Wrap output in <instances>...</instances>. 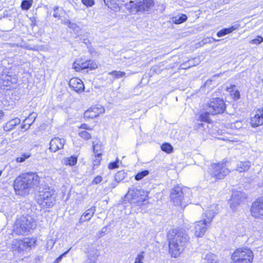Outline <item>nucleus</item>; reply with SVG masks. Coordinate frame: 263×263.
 <instances>
[{"instance_id":"f257e3e1","label":"nucleus","mask_w":263,"mask_h":263,"mask_svg":"<svg viewBox=\"0 0 263 263\" xmlns=\"http://www.w3.org/2000/svg\"><path fill=\"white\" fill-rule=\"evenodd\" d=\"M169 253L174 257L178 256L190 243V237L183 229H173L167 233Z\"/></svg>"},{"instance_id":"f03ea898","label":"nucleus","mask_w":263,"mask_h":263,"mask_svg":"<svg viewBox=\"0 0 263 263\" xmlns=\"http://www.w3.org/2000/svg\"><path fill=\"white\" fill-rule=\"evenodd\" d=\"M40 180V177L35 173H28L20 175L14 182L16 194L21 196L28 194L31 188L38 186Z\"/></svg>"},{"instance_id":"7ed1b4c3","label":"nucleus","mask_w":263,"mask_h":263,"mask_svg":"<svg viewBox=\"0 0 263 263\" xmlns=\"http://www.w3.org/2000/svg\"><path fill=\"white\" fill-rule=\"evenodd\" d=\"M126 198L133 206H141L145 204L147 199V194L142 189L130 188Z\"/></svg>"},{"instance_id":"20e7f679","label":"nucleus","mask_w":263,"mask_h":263,"mask_svg":"<svg viewBox=\"0 0 263 263\" xmlns=\"http://www.w3.org/2000/svg\"><path fill=\"white\" fill-rule=\"evenodd\" d=\"M34 222L30 216H22L17 219L13 227V231L18 235H24L35 227Z\"/></svg>"},{"instance_id":"39448f33","label":"nucleus","mask_w":263,"mask_h":263,"mask_svg":"<svg viewBox=\"0 0 263 263\" xmlns=\"http://www.w3.org/2000/svg\"><path fill=\"white\" fill-rule=\"evenodd\" d=\"M56 202L55 191L51 187H47L40 192L38 202L42 207L49 208L52 207Z\"/></svg>"},{"instance_id":"423d86ee","label":"nucleus","mask_w":263,"mask_h":263,"mask_svg":"<svg viewBox=\"0 0 263 263\" xmlns=\"http://www.w3.org/2000/svg\"><path fill=\"white\" fill-rule=\"evenodd\" d=\"M254 258L253 252L248 248H238L231 256V263H251Z\"/></svg>"},{"instance_id":"0eeeda50","label":"nucleus","mask_w":263,"mask_h":263,"mask_svg":"<svg viewBox=\"0 0 263 263\" xmlns=\"http://www.w3.org/2000/svg\"><path fill=\"white\" fill-rule=\"evenodd\" d=\"M204 106L212 115L223 113L226 109L225 103L220 98H212Z\"/></svg>"},{"instance_id":"6e6552de","label":"nucleus","mask_w":263,"mask_h":263,"mask_svg":"<svg viewBox=\"0 0 263 263\" xmlns=\"http://www.w3.org/2000/svg\"><path fill=\"white\" fill-rule=\"evenodd\" d=\"M209 170L212 177L215 179H222L230 172L229 170L223 163L212 164Z\"/></svg>"},{"instance_id":"1a4fd4ad","label":"nucleus","mask_w":263,"mask_h":263,"mask_svg":"<svg viewBox=\"0 0 263 263\" xmlns=\"http://www.w3.org/2000/svg\"><path fill=\"white\" fill-rule=\"evenodd\" d=\"M187 190L189 192L187 189H183L179 186H176L171 190L170 198L174 204L185 206L186 197L184 195Z\"/></svg>"},{"instance_id":"9d476101","label":"nucleus","mask_w":263,"mask_h":263,"mask_svg":"<svg viewBox=\"0 0 263 263\" xmlns=\"http://www.w3.org/2000/svg\"><path fill=\"white\" fill-rule=\"evenodd\" d=\"M129 6L135 9L137 12L143 13L149 11L154 6V0H136L135 2L130 1Z\"/></svg>"},{"instance_id":"9b49d317","label":"nucleus","mask_w":263,"mask_h":263,"mask_svg":"<svg viewBox=\"0 0 263 263\" xmlns=\"http://www.w3.org/2000/svg\"><path fill=\"white\" fill-rule=\"evenodd\" d=\"M104 108L101 105H97L90 107L84 114V118L86 119H93L104 112Z\"/></svg>"},{"instance_id":"f8f14e48","label":"nucleus","mask_w":263,"mask_h":263,"mask_svg":"<svg viewBox=\"0 0 263 263\" xmlns=\"http://www.w3.org/2000/svg\"><path fill=\"white\" fill-rule=\"evenodd\" d=\"M251 212L255 218L263 217V199H258L253 203Z\"/></svg>"},{"instance_id":"ddd939ff","label":"nucleus","mask_w":263,"mask_h":263,"mask_svg":"<svg viewBox=\"0 0 263 263\" xmlns=\"http://www.w3.org/2000/svg\"><path fill=\"white\" fill-rule=\"evenodd\" d=\"M246 198V195L245 193L235 191H233L230 200V205L232 208L236 207L240 204Z\"/></svg>"},{"instance_id":"4468645a","label":"nucleus","mask_w":263,"mask_h":263,"mask_svg":"<svg viewBox=\"0 0 263 263\" xmlns=\"http://www.w3.org/2000/svg\"><path fill=\"white\" fill-rule=\"evenodd\" d=\"M250 124L253 127L263 124V107L257 109L254 115L251 118Z\"/></svg>"},{"instance_id":"2eb2a0df","label":"nucleus","mask_w":263,"mask_h":263,"mask_svg":"<svg viewBox=\"0 0 263 263\" xmlns=\"http://www.w3.org/2000/svg\"><path fill=\"white\" fill-rule=\"evenodd\" d=\"M218 205L213 204L211 205L204 213L203 215L204 219L203 220L210 225L215 215L218 212Z\"/></svg>"},{"instance_id":"dca6fc26","label":"nucleus","mask_w":263,"mask_h":263,"mask_svg":"<svg viewBox=\"0 0 263 263\" xmlns=\"http://www.w3.org/2000/svg\"><path fill=\"white\" fill-rule=\"evenodd\" d=\"M65 144V140L64 139L55 137L50 141L49 149L50 152L55 153L63 148Z\"/></svg>"},{"instance_id":"f3484780","label":"nucleus","mask_w":263,"mask_h":263,"mask_svg":"<svg viewBox=\"0 0 263 263\" xmlns=\"http://www.w3.org/2000/svg\"><path fill=\"white\" fill-rule=\"evenodd\" d=\"M209 226L203 220L197 221L195 223V235L197 237H202Z\"/></svg>"},{"instance_id":"a211bd4d","label":"nucleus","mask_w":263,"mask_h":263,"mask_svg":"<svg viewBox=\"0 0 263 263\" xmlns=\"http://www.w3.org/2000/svg\"><path fill=\"white\" fill-rule=\"evenodd\" d=\"M70 87L77 92H81L84 89V85L83 82L79 79L73 78L70 80L69 82Z\"/></svg>"},{"instance_id":"6ab92c4d","label":"nucleus","mask_w":263,"mask_h":263,"mask_svg":"<svg viewBox=\"0 0 263 263\" xmlns=\"http://www.w3.org/2000/svg\"><path fill=\"white\" fill-rule=\"evenodd\" d=\"M17 79L10 75L3 74L0 77V84L4 86H10L12 84H16Z\"/></svg>"},{"instance_id":"aec40b11","label":"nucleus","mask_w":263,"mask_h":263,"mask_svg":"<svg viewBox=\"0 0 263 263\" xmlns=\"http://www.w3.org/2000/svg\"><path fill=\"white\" fill-rule=\"evenodd\" d=\"M96 211V207L93 206L86 211L81 216L79 220V222L82 223L86 221L89 220L93 216Z\"/></svg>"},{"instance_id":"412c9836","label":"nucleus","mask_w":263,"mask_h":263,"mask_svg":"<svg viewBox=\"0 0 263 263\" xmlns=\"http://www.w3.org/2000/svg\"><path fill=\"white\" fill-rule=\"evenodd\" d=\"M21 123V120L18 118H15L8 121L4 126L5 131H10L13 129L16 125Z\"/></svg>"},{"instance_id":"4be33fe9","label":"nucleus","mask_w":263,"mask_h":263,"mask_svg":"<svg viewBox=\"0 0 263 263\" xmlns=\"http://www.w3.org/2000/svg\"><path fill=\"white\" fill-rule=\"evenodd\" d=\"M202 259L203 263H218V258L212 253L209 252L206 254L202 255Z\"/></svg>"},{"instance_id":"5701e85b","label":"nucleus","mask_w":263,"mask_h":263,"mask_svg":"<svg viewBox=\"0 0 263 263\" xmlns=\"http://www.w3.org/2000/svg\"><path fill=\"white\" fill-rule=\"evenodd\" d=\"M239 25L236 24L229 28H224L217 33V35L218 37L223 36L230 33L232 32L233 31L237 30L239 27Z\"/></svg>"},{"instance_id":"b1692460","label":"nucleus","mask_w":263,"mask_h":263,"mask_svg":"<svg viewBox=\"0 0 263 263\" xmlns=\"http://www.w3.org/2000/svg\"><path fill=\"white\" fill-rule=\"evenodd\" d=\"M251 163L249 161L240 162L237 164V171L239 172L247 171L250 167Z\"/></svg>"},{"instance_id":"393cba45","label":"nucleus","mask_w":263,"mask_h":263,"mask_svg":"<svg viewBox=\"0 0 263 263\" xmlns=\"http://www.w3.org/2000/svg\"><path fill=\"white\" fill-rule=\"evenodd\" d=\"M26 250L34 247L36 239L34 238H25L22 240Z\"/></svg>"},{"instance_id":"a878e982","label":"nucleus","mask_w":263,"mask_h":263,"mask_svg":"<svg viewBox=\"0 0 263 263\" xmlns=\"http://www.w3.org/2000/svg\"><path fill=\"white\" fill-rule=\"evenodd\" d=\"M187 18V16L185 14H181L180 15H178L175 17H173L172 18V22L175 24H180L185 22Z\"/></svg>"},{"instance_id":"bb28decb","label":"nucleus","mask_w":263,"mask_h":263,"mask_svg":"<svg viewBox=\"0 0 263 263\" xmlns=\"http://www.w3.org/2000/svg\"><path fill=\"white\" fill-rule=\"evenodd\" d=\"M102 154L101 153H97L95 155L94 158H93L92 162V170H95L100 165V162L102 160Z\"/></svg>"},{"instance_id":"cd10ccee","label":"nucleus","mask_w":263,"mask_h":263,"mask_svg":"<svg viewBox=\"0 0 263 263\" xmlns=\"http://www.w3.org/2000/svg\"><path fill=\"white\" fill-rule=\"evenodd\" d=\"M204 111L200 114L199 118L201 121L209 122L210 121L209 116L211 114L209 112L208 109L205 106H204Z\"/></svg>"},{"instance_id":"c85d7f7f","label":"nucleus","mask_w":263,"mask_h":263,"mask_svg":"<svg viewBox=\"0 0 263 263\" xmlns=\"http://www.w3.org/2000/svg\"><path fill=\"white\" fill-rule=\"evenodd\" d=\"M78 157L76 156H72L64 159V162L66 165L73 166L76 164Z\"/></svg>"},{"instance_id":"c756f323","label":"nucleus","mask_w":263,"mask_h":263,"mask_svg":"<svg viewBox=\"0 0 263 263\" xmlns=\"http://www.w3.org/2000/svg\"><path fill=\"white\" fill-rule=\"evenodd\" d=\"M109 75L114 77L115 79H119L125 77L126 73L123 71H112L108 73Z\"/></svg>"},{"instance_id":"7c9ffc66","label":"nucleus","mask_w":263,"mask_h":263,"mask_svg":"<svg viewBox=\"0 0 263 263\" xmlns=\"http://www.w3.org/2000/svg\"><path fill=\"white\" fill-rule=\"evenodd\" d=\"M32 0H23L21 3V7L23 10H28L32 6Z\"/></svg>"},{"instance_id":"2f4dec72","label":"nucleus","mask_w":263,"mask_h":263,"mask_svg":"<svg viewBox=\"0 0 263 263\" xmlns=\"http://www.w3.org/2000/svg\"><path fill=\"white\" fill-rule=\"evenodd\" d=\"M21 239H15L11 243V248L13 250H17L20 252Z\"/></svg>"},{"instance_id":"473e14b6","label":"nucleus","mask_w":263,"mask_h":263,"mask_svg":"<svg viewBox=\"0 0 263 263\" xmlns=\"http://www.w3.org/2000/svg\"><path fill=\"white\" fill-rule=\"evenodd\" d=\"M98 256L97 252L94 253H90L88 255V259L85 263H95Z\"/></svg>"},{"instance_id":"72a5a7b5","label":"nucleus","mask_w":263,"mask_h":263,"mask_svg":"<svg viewBox=\"0 0 263 263\" xmlns=\"http://www.w3.org/2000/svg\"><path fill=\"white\" fill-rule=\"evenodd\" d=\"M161 149L167 153H171L173 152V146L168 143H164L161 146Z\"/></svg>"},{"instance_id":"f704fd0d","label":"nucleus","mask_w":263,"mask_h":263,"mask_svg":"<svg viewBox=\"0 0 263 263\" xmlns=\"http://www.w3.org/2000/svg\"><path fill=\"white\" fill-rule=\"evenodd\" d=\"M31 156L30 153H25L22 154L20 156L16 158V160L17 162H23L26 159L29 158Z\"/></svg>"},{"instance_id":"c9c22d12","label":"nucleus","mask_w":263,"mask_h":263,"mask_svg":"<svg viewBox=\"0 0 263 263\" xmlns=\"http://www.w3.org/2000/svg\"><path fill=\"white\" fill-rule=\"evenodd\" d=\"M149 174V171L147 170H144L141 172L138 173L135 177V179L138 181L143 179L144 177L146 176Z\"/></svg>"},{"instance_id":"e433bc0d","label":"nucleus","mask_w":263,"mask_h":263,"mask_svg":"<svg viewBox=\"0 0 263 263\" xmlns=\"http://www.w3.org/2000/svg\"><path fill=\"white\" fill-rule=\"evenodd\" d=\"M92 145L93 153L95 154V155L99 153H101L102 154L103 151V146L101 144H95L94 142H93Z\"/></svg>"},{"instance_id":"4c0bfd02","label":"nucleus","mask_w":263,"mask_h":263,"mask_svg":"<svg viewBox=\"0 0 263 263\" xmlns=\"http://www.w3.org/2000/svg\"><path fill=\"white\" fill-rule=\"evenodd\" d=\"M79 135L85 140H89L91 138V134L85 130L80 132Z\"/></svg>"},{"instance_id":"58836bf2","label":"nucleus","mask_w":263,"mask_h":263,"mask_svg":"<svg viewBox=\"0 0 263 263\" xmlns=\"http://www.w3.org/2000/svg\"><path fill=\"white\" fill-rule=\"evenodd\" d=\"M29 119H25L23 123L21 126V128L24 129L25 130L29 128L31 125L32 124V122H28Z\"/></svg>"},{"instance_id":"ea45409f","label":"nucleus","mask_w":263,"mask_h":263,"mask_svg":"<svg viewBox=\"0 0 263 263\" xmlns=\"http://www.w3.org/2000/svg\"><path fill=\"white\" fill-rule=\"evenodd\" d=\"M124 177V174L122 172H119L117 173L115 176V180L117 181V182H120L122 179Z\"/></svg>"},{"instance_id":"a19ab883","label":"nucleus","mask_w":263,"mask_h":263,"mask_svg":"<svg viewBox=\"0 0 263 263\" xmlns=\"http://www.w3.org/2000/svg\"><path fill=\"white\" fill-rule=\"evenodd\" d=\"M143 253L144 252H142L140 254H138L134 263H143L142 261L144 258Z\"/></svg>"},{"instance_id":"79ce46f5","label":"nucleus","mask_w":263,"mask_h":263,"mask_svg":"<svg viewBox=\"0 0 263 263\" xmlns=\"http://www.w3.org/2000/svg\"><path fill=\"white\" fill-rule=\"evenodd\" d=\"M119 160L117 159V160L115 162H110L108 165V168L110 170L115 169L118 168L119 167Z\"/></svg>"},{"instance_id":"37998d69","label":"nucleus","mask_w":263,"mask_h":263,"mask_svg":"<svg viewBox=\"0 0 263 263\" xmlns=\"http://www.w3.org/2000/svg\"><path fill=\"white\" fill-rule=\"evenodd\" d=\"M263 42V38L261 36H258L256 39L252 40L251 41V44L258 45Z\"/></svg>"},{"instance_id":"c03bdc74","label":"nucleus","mask_w":263,"mask_h":263,"mask_svg":"<svg viewBox=\"0 0 263 263\" xmlns=\"http://www.w3.org/2000/svg\"><path fill=\"white\" fill-rule=\"evenodd\" d=\"M82 3L87 7H91L95 4L93 0H81Z\"/></svg>"},{"instance_id":"a18cd8bd","label":"nucleus","mask_w":263,"mask_h":263,"mask_svg":"<svg viewBox=\"0 0 263 263\" xmlns=\"http://www.w3.org/2000/svg\"><path fill=\"white\" fill-rule=\"evenodd\" d=\"M36 114L34 112L31 113L29 116L26 119H29L28 122H32V123L34 121L36 117Z\"/></svg>"},{"instance_id":"49530a36","label":"nucleus","mask_w":263,"mask_h":263,"mask_svg":"<svg viewBox=\"0 0 263 263\" xmlns=\"http://www.w3.org/2000/svg\"><path fill=\"white\" fill-rule=\"evenodd\" d=\"M88 62H89V68L88 69H95L97 68V65L95 62H94L92 61L89 60L88 61Z\"/></svg>"},{"instance_id":"de8ad7c7","label":"nucleus","mask_w":263,"mask_h":263,"mask_svg":"<svg viewBox=\"0 0 263 263\" xmlns=\"http://www.w3.org/2000/svg\"><path fill=\"white\" fill-rule=\"evenodd\" d=\"M231 95L235 100H237L240 98V93L238 90L234 91L233 92L231 93Z\"/></svg>"},{"instance_id":"09e8293b","label":"nucleus","mask_w":263,"mask_h":263,"mask_svg":"<svg viewBox=\"0 0 263 263\" xmlns=\"http://www.w3.org/2000/svg\"><path fill=\"white\" fill-rule=\"evenodd\" d=\"M102 180V177L100 176H97L92 181V184H97L101 182Z\"/></svg>"},{"instance_id":"8fccbe9b","label":"nucleus","mask_w":263,"mask_h":263,"mask_svg":"<svg viewBox=\"0 0 263 263\" xmlns=\"http://www.w3.org/2000/svg\"><path fill=\"white\" fill-rule=\"evenodd\" d=\"M68 27L74 31H77L79 29L78 26L74 23L71 22L70 23Z\"/></svg>"},{"instance_id":"3c124183","label":"nucleus","mask_w":263,"mask_h":263,"mask_svg":"<svg viewBox=\"0 0 263 263\" xmlns=\"http://www.w3.org/2000/svg\"><path fill=\"white\" fill-rule=\"evenodd\" d=\"M73 68L76 71H79L81 69H82V68L81 67V64L77 63L76 62L73 63Z\"/></svg>"},{"instance_id":"603ef678","label":"nucleus","mask_w":263,"mask_h":263,"mask_svg":"<svg viewBox=\"0 0 263 263\" xmlns=\"http://www.w3.org/2000/svg\"><path fill=\"white\" fill-rule=\"evenodd\" d=\"M68 252V251H66L64 253H63L62 255H61L60 256H59L54 261L53 263H59L60 262L62 258L65 256V255Z\"/></svg>"},{"instance_id":"864d4df0","label":"nucleus","mask_w":263,"mask_h":263,"mask_svg":"<svg viewBox=\"0 0 263 263\" xmlns=\"http://www.w3.org/2000/svg\"><path fill=\"white\" fill-rule=\"evenodd\" d=\"M89 62L88 61L83 62L81 63V67L82 68V69H88L89 68Z\"/></svg>"},{"instance_id":"5fc2aeb1","label":"nucleus","mask_w":263,"mask_h":263,"mask_svg":"<svg viewBox=\"0 0 263 263\" xmlns=\"http://www.w3.org/2000/svg\"><path fill=\"white\" fill-rule=\"evenodd\" d=\"M240 127H241V122H240L239 121H236L235 123H232L231 124L232 128L235 127L236 128H239Z\"/></svg>"},{"instance_id":"6e6d98bb","label":"nucleus","mask_w":263,"mask_h":263,"mask_svg":"<svg viewBox=\"0 0 263 263\" xmlns=\"http://www.w3.org/2000/svg\"><path fill=\"white\" fill-rule=\"evenodd\" d=\"M235 87V85H231L229 87H227V90L230 93L233 92L234 91V88Z\"/></svg>"},{"instance_id":"4d7b16f0","label":"nucleus","mask_w":263,"mask_h":263,"mask_svg":"<svg viewBox=\"0 0 263 263\" xmlns=\"http://www.w3.org/2000/svg\"><path fill=\"white\" fill-rule=\"evenodd\" d=\"M80 128L87 130H91V128L89 127L88 125L86 124H82L80 127Z\"/></svg>"},{"instance_id":"13d9d810","label":"nucleus","mask_w":263,"mask_h":263,"mask_svg":"<svg viewBox=\"0 0 263 263\" xmlns=\"http://www.w3.org/2000/svg\"><path fill=\"white\" fill-rule=\"evenodd\" d=\"M24 250H26V247H25L22 240L21 239L20 252Z\"/></svg>"},{"instance_id":"bf43d9fd","label":"nucleus","mask_w":263,"mask_h":263,"mask_svg":"<svg viewBox=\"0 0 263 263\" xmlns=\"http://www.w3.org/2000/svg\"><path fill=\"white\" fill-rule=\"evenodd\" d=\"M119 182H117L116 180H115V182H113L112 183H111L110 184H109V187L111 188V189H114L115 188V187L117 186L118 183Z\"/></svg>"},{"instance_id":"052dcab7","label":"nucleus","mask_w":263,"mask_h":263,"mask_svg":"<svg viewBox=\"0 0 263 263\" xmlns=\"http://www.w3.org/2000/svg\"><path fill=\"white\" fill-rule=\"evenodd\" d=\"M107 230V228L106 227H103L101 231L99 232V236L101 237L103 236L102 234L105 233Z\"/></svg>"},{"instance_id":"680f3d73","label":"nucleus","mask_w":263,"mask_h":263,"mask_svg":"<svg viewBox=\"0 0 263 263\" xmlns=\"http://www.w3.org/2000/svg\"><path fill=\"white\" fill-rule=\"evenodd\" d=\"M65 25H66L68 26V27L69 26L70 23H71V21L68 20H64L63 21V22H62Z\"/></svg>"},{"instance_id":"e2e57ef3","label":"nucleus","mask_w":263,"mask_h":263,"mask_svg":"<svg viewBox=\"0 0 263 263\" xmlns=\"http://www.w3.org/2000/svg\"><path fill=\"white\" fill-rule=\"evenodd\" d=\"M53 16L54 17H55V18H60V15L57 12H54L53 13Z\"/></svg>"},{"instance_id":"0e129e2a","label":"nucleus","mask_w":263,"mask_h":263,"mask_svg":"<svg viewBox=\"0 0 263 263\" xmlns=\"http://www.w3.org/2000/svg\"><path fill=\"white\" fill-rule=\"evenodd\" d=\"M4 117V112L2 110H0V121L3 119Z\"/></svg>"},{"instance_id":"69168bd1","label":"nucleus","mask_w":263,"mask_h":263,"mask_svg":"<svg viewBox=\"0 0 263 263\" xmlns=\"http://www.w3.org/2000/svg\"><path fill=\"white\" fill-rule=\"evenodd\" d=\"M221 73H218V74H215L214 76V77H219L220 75H221Z\"/></svg>"},{"instance_id":"338daca9","label":"nucleus","mask_w":263,"mask_h":263,"mask_svg":"<svg viewBox=\"0 0 263 263\" xmlns=\"http://www.w3.org/2000/svg\"><path fill=\"white\" fill-rule=\"evenodd\" d=\"M58 9V7H55L54 8H53V10L54 11H55L57 9Z\"/></svg>"}]
</instances>
